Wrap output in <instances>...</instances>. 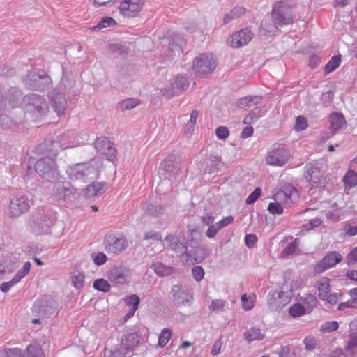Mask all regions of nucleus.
I'll return each mask as SVG.
<instances>
[{
    "mask_svg": "<svg viewBox=\"0 0 357 357\" xmlns=\"http://www.w3.org/2000/svg\"><path fill=\"white\" fill-rule=\"evenodd\" d=\"M227 304V302L225 300L222 299H214L212 300L211 304L208 306V308L212 312H220L223 311L224 307Z\"/></svg>",
    "mask_w": 357,
    "mask_h": 357,
    "instance_id": "42",
    "label": "nucleus"
},
{
    "mask_svg": "<svg viewBox=\"0 0 357 357\" xmlns=\"http://www.w3.org/2000/svg\"><path fill=\"white\" fill-rule=\"evenodd\" d=\"M308 127V123L307 119L303 116H298L296 120V124L294 129L296 131H302L305 130Z\"/></svg>",
    "mask_w": 357,
    "mask_h": 357,
    "instance_id": "56",
    "label": "nucleus"
},
{
    "mask_svg": "<svg viewBox=\"0 0 357 357\" xmlns=\"http://www.w3.org/2000/svg\"><path fill=\"white\" fill-rule=\"evenodd\" d=\"M172 250L183 255H185L190 261H198L197 258L192 253L191 250H188L186 245L182 242H179V241L176 243Z\"/></svg>",
    "mask_w": 357,
    "mask_h": 357,
    "instance_id": "35",
    "label": "nucleus"
},
{
    "mask_svg": "<svg viewBox=\"0 0 357 357\" xmlns=\"http://www.w3.org/2000/svg\"><path fill=\"white\" fill-rule=\"evenodd\" d=\"M348 266H353L357 264V247L354 248L346 257Z\"/></svg>",
    "mask_w": 357,
    "mask_h": 357,
    "instance_id": "62",
    "label": "nucleus"
},
{
    "mask_svg": "<svg viewBox=\"0 0 357 357\" xmlns=\"http://www.w3.org/2000/svg\"><path fill=\"white\" fill-rule=\"evenodd\" d=\"M192 274L193 276V278L197 282H200L204 276L205 272L204 268L200 266H195L192 270Z\"/></svg>",
    "mask_w": 357,
    "mask_h": 357,
    "instance_id": "60",
    "label": "nucleus"
},
{
    "mask_svg": "<svg viewBox=\"0 0 357 357\" xmlns=\"http://www.w3.org/2000/svg\"><path fill=\"white\" fill-rule=\"evenodd\" d=\"M198 116L199 112L196 109L193 110L190 113V119L187 121L183 127V132L188 136H191L193 133Z\"/></svg>",
    "mask_w": 357,
    "mask_h": 357,
    "instance_id": "31",
    "label": "nucleus"
},
{
    "mask_svg": "<svg viewBox=\"0 0 357 357\" xmlns=\"http://www.w3.org/2000/svg\"><path fill=\"white\" fill-rule=\"evenodd\" d=\"M55 308V301L52 297L45 296L35 301L32 311L43 317H47L54 313Z\"/></svg>",
    "mask_w": 357,
    "mask_h": 357,
    "instance_id": "11",
    "label": "nucleus"
},
{
    "mask_svg": "<svg viewBox=\"0 0 357 357\" xmlns=\"http://www.w3.org/2000/svg\"><path fill=\"white\" fill-rule=\"evenodd\" d=\"M278 24H276L274 21L270 22L269 18H264L261 22V26L263 29L267 33H274L278 30Z\"/></svg>",
    "mask_w": 357,
    "mask_h": 357,
    "instance_id": "49",
    "label": "nucleus"
},
{
    "mask_svg": "<svg viewBox=\"0 0 357 357\" xmlns=\"http://www.w3.org/2000/svg\"><path fill=\"white\" fill-rule=\"evenodd\" d=\"M32 203L26 195L18 194L10 199L9 215L10 217H20L26 213Z\"/></svg>",
    "mask_w": 357,
    "mask_h": 357,
    "instance_id": "10",
    "label": "nucleus"
},
{
    "mask_svg": "<svg viewBox=\"0 0 357 357\" xmlns=\"http://www.w3.org/2000/svg\"><path fill=\"white\" fill-rule=\"evenodd\" d=\"M278 354L280 357H296L294 351L288 346L281 347Z\"/></svg>",
    "mask_w": 357,
    "mask_h": 357,
    "instance_id": "64",
    "label": "nucleus"
},
{
    "mask_svg": "<svg viewBox=\"0 0 357 357\" xmlns=\"http://www.w3.org/2000/svg\"><path fill=\"white\" fill-rule=\"evenodd\" d=\"M262 97L260 96H249L242 98L238 101V106L240 108H250L261 103Z\"/></svg>",
    "mask_w": 357,
    "mask_h": 357,
    "instance_id": "27",
    "label": "nucleus"
},
{
    "mask_svg": "<svg viewBox=\"0 0 357 357\" xmlns=\"http://www.w3.org/2000/svg\"><path fill=\"white\" fill-rule=\"evenodd\" d=\"M143 208L147 214L151 215H157L162 211V208L160 206H155L149 203H146Z\"/></svg>",
    "mask_w": 357,
    "mask_h": 357,
    "instance_id": "57",
    "label": "nucleus"
},
{
    "mask_svg": "<svg viewBox=\"0 0 357 357\" xmlns=\"http://www.w3.org/2000/svg\"><path fill=\"white\" fill-rule=\"evenodd\" d=\"M139 342V333L137 332H129L122 337L121 347L126 352H132L137 347Z\"/></svg>",
    "mask_w": 357,
    "mask_h": 357,
    "instance_id": "23",
    "label": "nucleus"
},
{
    "mask_svg": "<svg viewBox=\"0 0 357 357\" xmlns=\"http://www.w3.org/2000/svg\"><path fill=\"white\" fill-rule=\"evenodd\" d=\"M344 349L348 357H354L357 353V332L351 333L349 335V340Z\"/></svg>",
    "mask_w": 357,
    "mask_h": 357,
    "instance_id": "30",
    "label": "nucleus"
},
{
    "mask_svg": "<svg viewBox=\"0 0 357 357\" xmlns=\"http://www.w3.org/2000/svg\"><path fill=\"white\" fill-rule=\"evenodd\" d=\"M342 260V256L336 251L328 253L317 265L315 271L321 273L335 266Z\"/></svg>",
    "mask_w": 357,
    "mask_h": 357,
    "instance_id": "18",
    "label": "nucleus"
},
{
    "mask_svg": "<svg viewBox=\"0 0 357 357\" xmlns=\"http://www.w3.org/2000/svg\"><path fill=\"white\" fill-rule=\"evenodd\" d=\"M116 24L115 20L111 17H102L98 24L93 27V30H100L102 28L110 27Z\"/></svg>",
    "mask_w": 357,
    "mask_h": 357,
    "instance_id": "44",
    "label": "nucleus"
},
{
    "mask_svg": "<svg viewBox=\"0 0 357 357\" xmlns=\"http://www.w3.org/2000/svg\"><path fill=\"white\" fill-rule=\"evenodd\" d=\"M139 104V100L136 98H128L119 103V107L123 110H129L135 108Z\"/></svg>",
    "mask_w": 357,
    "mask_h": 357,
    "instance_id": "43",
    "label": "nucleus"
},
{
    "mask_svg": "<svg viewBox=\"0 0 357 357\" xmlns=\"http://www.w3.org/2000/svg\"><path fill=\"white\" fill-rule=\"evenodd\" d=\"M346 125V120L342 113L334 112L330 116V132L334 135Z\"/></svg>",
    "mask_w": 357,
    "mask_h": 357,
    "instance_id": "25",
    "label": "nucleus"
},
{
    "mask_svg": "<svg viewBox=\"0 0 357 357\" xmlns=\"http://www.w3.org/2000/svg\"><path fill=\"white\" fill-rule=\"evenodd\" d=\"M49 97L54 111L59 116L63 114L67 104L65 96L56 90H53L50 93Z\"/></svg>",
    "mask_w": 357,
    "mask_h": 357,
    "instance_id": "22",
    "label": "nucleus"
},
{
    "mask_svg": "<svg viewBox=\"0 0 357 357\" xmlns=\"http://www.w3.org/2000/svg\"><path fill=\"white\" fill-rule=\"evenodd\" d=\"M91 258L96 266H102L105 264L107 260V255L102 252L91 253Z\"/></svg>",
    "mask_w": 357,
    "mask_h": 357,
    "instance_id": "48",
    "label": "nucleus"
},
{
    "mask_svg": "<svg viewBox=\"0 0 357 357\" xmlns=\"http://www.w3.org/2000/svg\"><path fill=\"white\" fill-rule=\"evenodd\" d=\"M51 144L52 148L47 150L48 155L38 160L35 165V171L47 181L58 178L59 172L55 161L59 152L58 148L61 150L66 149L61 146L59 142H52Z\"/></svg>",
    "mask_w": 357,
    "mask_h": 357,
    "instance_id": "1",
    "label": "nucleus"
},
{
    "mask_svg": "<svg viewBox=\"0 0 357 357\" xmlns=\"http://www.w3.org/2000/svg\"><path fill=\"white\" fill-rule=\"evenodd\" d=\"M297 198L298 192L291 185H284L275 196V199L280 202L284 206H291Z\"/></svg>",
    "mask_w": 357,
    "mask_h": 357,
    "instance_id": "16",
    "label": "nucleus"
},
{
    "mask_svg": "<svg viewBox=\"0 0 357 357\" xmlns=\"http://www.w3.org/2000/svg\"><path fill=\"white\" fill-rule=\"evenodd\" d=\"M268 211L273 215H281L283 213L282 203L271 202L268 206Z\"/></svg>",
    "mask_w": 357,
    "mask_h": 357,
    "instance_id": "58",
    "label": "nucleus"
},
{
    "mask_svg": "<svg viewBox=\"0 0 357 357\" xmlns=\"http://www.w3.org/2000/svg\"><path fill=\"white\" fill-rule=\"evenodd\" d=\"M93 287L95 289L104 293L109 292L111 285L109 282L103 278H99L93 282Z\"/></svg>",
    "mask_w": 357,
    "mask_h": 357,
    "instance_id": "37",
    "label": "nucleus"
},
{
    "mask_svg": "<svg viewBox=\"0 0 357 357\" xmlns=\"http://www.w3.org/2000/svg\"><path fill=\"white\" fill-rule=\"evenodd\" d=\"M94 145L97 152L105 155L107 160L112 161L116 158V149L114 143L111 142L107 138H97Z\"/></svg>",
    "mask_w": 357,
    "mask_h": 357,
    "instance_id": "15",
    "label": "nucleus"
},
{
    "mask_svg": "<svg viewBox=\"0 0 357 357\" xmlns=\"http://www.w3.org/2000/svg\"><path fill=\"white\" fill-rule=\"evenodd\" d=\"M243 335L248 342L261 340L264 338V335L261 333V330L256 327H252L245 332Z\"/></svg>",
    "mask_w": 357,
    "mask_h": 357,
    "instance_id": "33",
    "label": "nucleus"
},
{
    "mask_svg": "<svg viewBox=\"0 0 357 357\" xmlns=\"http://www.w3.org/2000/svg\"><path fill=\"white\" fill-rule=\"evenodd\" d=\"M172 331L169 328H164L158 337V346L164 347L168 343L171 338Z\"/></svg>",
    "mask_w": 357,
    "mask_h": 357,
    "instance_id": "41",
    "label": "nucleus"
},
{
    "mask_svg": "<svg viewBox=\"0 0 357 357\" xmlns=\"http://www.w3.org/2000/svg\"><path fill=\"white\" fill-rule=\"evenodd\" d=\"M217 66V62L213 55L210 53H203L197 56L193 61L192 70L196 74H209Z\"/></svg>",
    "mask_w": 357,
    "mask_h": 357,
    "instance_id": "9",
    "label": "nucleus"
},
{
    "mask_svg": "<svg viewBox=\"0 0 357 357\" xmlns=\"http://www.w3.org/2000/svg\"><path fill=\"white\" fill-rule=\"evenodd\" d=\"M53 222L54 218L52 215L49 212L42 211L33 215L30 226L36 234L40 235L49 233Z\"/></svg>",
    "mask_w": 357,
    "mask_h": 357,
    "instance_id": "7",
    "label": "nucleus"
},
{
    "mask_svg": "<svg viewBox=\"0 0 357 357\" xmlns=\"http://www.w3.org/2000/svg\"><path fill=\"white\" fill-rule=\"evenodd\" d=\"M126 305L132 307L131 308L138 309L140 303L139 297L137 294H132L124 299Z\"/></svg>",
    "mask_w": 357,
    "mask_h": 357,
    "instance_id": "54",
    "label": "nucleus"
},
{
    "mask_svg": "<svg viewBox=\"0 0 357 357\" xmlns=\"http://www.w3.org/2000/svg\"><path fill=\"white\" fill-rule=\"evenodd\" d=\"M141 0H124L119 6L120 13L128 17L135 16L142 9Z\"/></svg>",
    "mask_w": 357,
    "mask_h": 357,
    "instance_id": "21",
    "label": "nucleus"
},
{
    "mask_svg": "<svg viewBox=\"0 0 357 357\" xmlns=\"http://www.w3.org/2000/svg\"><path fill=\"white\" fill-rule=\"evenodd\" d=\"M73 285L77 289H81L84 285V274L79 271H75L72 275Z\"/></svg>",
    "mask_w": 357,
    "mask_h": 357,
    "instance_id": "38",
    "label": "nucleus"
},
{
    "mask_svg": "<svg viewBox=\"0 0 357 357\" xmlns=\"http://www.w3.org/2000/svg\"><path fill=\"white\" fill-rule=\"evenodd\" d=\"M31 264L30 261H26L24 264L23 266L17 271L14 275L17 278L18 282H20L23 278L26 276L30 271Z\"/></svg>",
    "mask_w": 357,
    "mask_h": 357,
    "instance_id": "51",
    "label": "nucleus"
},
{
    "mask_svg": "<svg viewBox=\"0 0 357 357\" xmlns=\"http://www.w3.org/2000/svg\"><path fill=\"white\" fill-rule=\"evenodd\" d=\"M52 185L51 195L56 200H63L75 191L71 183L67 181L59 180L53 182Z\"/></svg>",
    "mask_w": 357,
    "mask_h": 357,
    "instance_id": "14",
    "label": "nucleus"
},
{
    "mask_svg": "<svg viewBox=\"0 0 357 357\" xmlns=\"http://www.w3.org/2000/svg\"><path fill=\"white\" fill-rule=\"evenodd\" d=\"M27 357H45L40 346L38 344H31L26 348Z\"/></svg>",
    "mask_w": 357,
    "mask_h": 357,
    "instance_id": "39",
    "label": "nucleus"
},
{
    "mask_svg": "<svg viewBox=\"0 0 357 357\" xmlns=\"http://www.w3.org/2000/svg\"><path fill=\"white\" fill-rule=\"evenodd\" d=\"M341 63V57L340 55L333 56L324 67V73L328 74L337 68Z\"/></svg>",
    "mask_w": 357,
    "mask_h": 357,
    "instance_id": "36",
    "label": "nucleus"
},
{
    "mask_svg": "<svg viewBox=\"0 0 357 357\" xmlns=\"http://www.w3.org/2000/svg\"><path fill=\"white\" fill-rule=\"evenodd\" d=\"M245 13V8L241 6H236L229 13H227L223 18V23L227 24L243 15Z\"/></svg>",
    "mask_w": 357,
    "mask_h": 357,
    "instance_id": "32",
    "label": "nucleus"
},
{
    "mask_svg": "<svg viewBox=\"0 0 357 357\" xmlns=\"http://www.w3.org/2000/svg\"><path fill=\"white\" fill-rule=\"evenodd\" d=\"M22 97V93L20 90L15 88H13L9 91L8 102L11 107H15L17 105L19 100Z\"/></svg>",
    "mask_w": 357,
    "mask_h": 357,
    "instance_id": "40",
    "label": "nucleus"
},
{
    "mask_svg": "<svg viewBox=\"0 0 357 357\" xmlns=\"http://www.w3.org/2000/svg\"><path fill=\"white\" fill-rule=\"evenodd\" d=\"M18 282L17 278L13 277L11 280L1 284L0 290L3 293H6L11 289V287Z\"/></svg>",
    "mask_w": 357,
    "mask_h": 357,
    "instance_id": "63",
    "label": "nucleus"
},
{
    "mask_svg": "<svg viewBox=\"0 0 357 357\" xmlns=\"http://www.w3.org/2000/svg\"><path fill=\"white\" fill-rule=\"evenodd\" d=\"M289 313L294 317H300L305 314V309L303 305L296 303L290 307Z\"/></svg>",
    "mask_w": 357,
    "mask_h": 357,
    "instance_id": "47",
    "label": "nucleus"
},
{
    "mask_svg": "<svg viewBox=\"0 0 357 357\" xmlns=\"http://www.w3.org/2000/svg\"><path fill=\"white\" fill-rule=\"evenodd\" d=\"M355 225L347 222L344 227L345 234L347 236L351 237L357 235V218L352 220Z\"/></svg>",
    "mask_w": 357,
    "mask_h": 357,
    "instance_id": "55",
    "label": "nucleus"
},
{
    "mask_svg": "<svg viewBox=\"0 0 357 357\" xmlns=\"http://www.w3.org/2000/svg\"><path fill=\"white\" fill-rule=\"evenodd\" d=\"M345 188L349 189L357 185V172L354 170L349 169L342 179Z\"/></svg>",
    "mask_w": 357,
    "mask_h": 357,
    "instance_id": "34",
    "label": "nucleus"
},
{
    "mask_svg": "<svg viewBox=\"0 0 357 357\" xmlns=\"http://www.w3.org/2000/svg\"><path fill=\"white\" fill-rule=\"evenodd\" d=\"M295 17L292 7L286 2L278 1L273 5L271 18L280 26L292 24Z\"/></svg>",
    "mask_w": 357,
    "mask_h": 357,
    "instance_id": "3",
    "label": "nucleus"
},
{
    "mask_svg": "<svg viewBox=\"0 0 357 357\" xmlns=\"http://www.w3.org/2000/svg\"><path fill=\"white\" fill-rule=\"evenodd\" d=\"M334 99V93L333 91L329 90L323 93L321 96V102L324 107L331 105Z\"/></svg>",
    "mask_w": 357,
    "mask_h": 357,
    "instance_id": "52",
    "label": "nucleus"
},
{
    "mask_svg": "<svg viewBox=\"0 0 357 357\" xmlns=\"http://www.w3.org/2000/svg\"><path fill=\"white\" fill-rule=\"evenodd\" d=\"M298 247V244L296 243V241L291 242L288 243L285 248L283 249L281 255L282 257H287L289 255H292L296 249Z\"/></svg>",
    "mask_w": 357,
    "mask_h": 357,
    "instance_id": "59",
    "label": "nucleus"
},
{
    "mask_svg": "<svg viewBox=\"0 0 357 357\" xmlns=\"http://www.w3.org/2000/svg\"><path fill=\"white\" fill-rule=\"evenodd\" d=\"M172 301L176 306L188 305L193 300L192 293L179 285H174L170 291Z\"/></svg>",
    "mask_w": 357,
    "mask_h": 357,
    "instance_id": "13",
    "label": "nucleus"
},
{
    "mask_svg": "<svg viewBox=\"0 0 357 357\" xmlns=\"http://www.w3.org/2000/svg\"><path fill=\"white\" fill-rule=\"evenodd\" d=\"M105 185L106 183L105 182H93L85 188L84 196L86 198L98 196L104 192Z\"/></svg>",
    "mask_w": 357,
    "mask_h": 357,
    "instance_id": "26",
    "label": "nucleus"
},
{
    "mask_svg": "<svg viewBox=\"0 0 357 357\" xmlns=\"http://www.w3.org/2000/svg\"><path fill=\"white\" fill-rule=\"evenodd\" d=\"M289 158V153L283 148L276 149L269 152L266 157V162L268 165L282 167L286 164Z\"/></svg>",
    "mask_w": 357,
    "mask_h": 357,
    "instance_id": "19",
    "label": "nucleus"
},
{
    "mask_svg": "<svg viewBox=\"0 0 357 357\" xmlns=\"http://www.w3.org/2000/svg\"><path fill=\"white\" fill-rule=\"evenodd\" d=\"M252 36L253 33L250 29H243L232 34L229 43L232 47L238 48L248 45Z\"/></svg>",
    "mask_w": 357,
    "mask_h": 357,
    "instance_id": "20",
    "label": "nucleus"
},
{
    "mask_svg": "<svg viewBox=\"0 0 357 357\" xmlns=\"http://www.w3.org/2000/svg\"><path fill=\"white\" fill-rule=\"evenodd\" d=\"M159 174L165 180L174 181L182 180L184 173L181 171L180 162L174 161L170 158H166L160 167Z\"/></svg>",
    "mask_w": 357,
    "mask_h": 357,
    "instance_id": "8",
    "label": "nucleus"
},
{
    "mask_svg": "<svg viewBox=\"0 0 357 357\" xmlns=\"http://www.w3.org/2000/svg\"><path fill=\"white\" fill-rule=\"evenodd\" d=\"M261 193V189L260 188H256L254 191L247 197L245 203L248 205L255 203L259 197Z\"/></svg>",
    "mask_w": 357,
    "mask_h": 357,
    "instance_id": "61",
    "label": "nucleus"
},
{
    "mask_svg": "<svg viewBox=\"0 0 357 357\" xmlns=\"http://www.w3.org/2000/svg\"><path fill=\"white\" fill-rule=\"evenodd\" d=\"M278 299L282 300L284 297V300L282 301H280L278 304L276 305H273L272 303L268 302V305L270 307H271L274 310H277L278 308L281 307V306H284L286 304L289 303L291 301V297L288 296H285L284 292H280L278 294Z\"/></svg>",
    "mask_w": 357,
    "mask_h": 357,
    "instance_id": "50",
    "label": "nucleus"
},
{
    "mask_svg": "<svg viewBox=\"0 0 357 357\" xmlns=\"http://www.w3.org/2000/svg\"><path fill=\"white\" fill-rule=\"evenodd\" d=\"M303 343L305 344V350L312 351L315 349L317 345V340L316 337L309 335L304 339Z\"/></svg>",
    "mask_w": 357,
    "mask_h": 357,
    "instance_id": "53",
    "label": "nucleus"
},
{
    "mask_svg": "<svg viewBox=\"0 0 357 357\" xmlns=\"http://www.w3.org/2000/svg\"><path fill=\"white\" fill-rule=\"evenodd\" d=\"M190 86V81L188 76L177 75L174 79L172 88L162 89L164 96L172 98L175 95L186 90Z\"/></svg>",
    "mask_w": 357,
    "mask_h": 357,
    "instance_id": "17",
    "label": "nucleus"
},
{
    "mask_svg": "<svg viewBox=\"0 0 357 357\" xmlns=\"http://www.w3.org/2000/svg\"><path fill=\"white\" fill-rule=\"evenodd\" d=\"M95 160L90 162L78 163L70 165L66 169V174L71 181H81L86 183L96 179L99 176V170L94 165Z\"/></svg>",
    "mask_w": 357,
    "mask_h": 357,
    "instance_id": "2",
    "label": "nucleus"
},
{
    "mask_svg": "<svg viewBox=\"0 0 357 357\" xmlns=\"http://www.w3.org/2000/svg\"><path fill=\"white\" fill-rule=\"evenodd\" d=\"M23 83L27 89L39 91L48 89L52 84L51 77L45 72H29L23 79Z\"/></svg>",
    "mask_w": 357,
    "mask_h": 357,
    "instance_id": "6",
    "label": "nucleus"
},
{
    "mask_svg": "<svg viewBox=\"0 0 357 357\" xmlns=\"http://www.w3.org/2000/svg\"><path fill=\"white\" fill-rule=\"evenodd\" d=\"M130 271L125 266H114L107 272V279L112 283L125 284L129 282Z\"/></svg>",
    "mask_w": 357,
    "mask_h": 357,
    "instance_id": "12",
    "label": "nucleus"
},
{
    "mask_svg": "<svg viewBox=\"0 0 357 357\" xmlns=\"http://www.w3.org/2000/svg\"><path fill=\"white\" fill-rule=\"evenodd\" d=\"M61 85L65 89H71L74 85V79L71 75L67 74L64 67H63V77L61 80Z\"/></svg>",
    "mask_w": 357,
    "mask_h": 357,
    "instance_id": "45",
    "label": "nucleus"
},
{
    "mask_svg": "<svg viewBox=\"0 0 357 357\" xmlns=\"http://www.w3.org/2000/svg\"><path fill=\"white\" fill-rule=\"evenodd\" d=\"M339 324L337 321H326L320 326V331L324 333H331L338 329Z\"/></svg>",
    "mask_w": 357,
    "mask_h": 357,
    "instance_id": "46",
    "label": "nucleus"
},
{
    "mask_svg": "<svg viewBox=\"0 0 357 357\" xmlns=\"http://www.w3.org/2000/svg\"><path fill=\"white\" fill-rule=\"evenodd\" d=\"M103 245L107 252L119 255L126 250L128 247V242L123 234L110 232L105 235Z\"/></svg>",
    "mask_w": 357,
    "mask_h": 357,
    "instance_id": "5",
    "label": "nucleus"
},
{
    "mask_svg": "<svg viewBox=\"0 0 357 357\" xmlns=\"http://www.w3.org/2000/svg\"><path fill=\"white\" fill-rule=\"evenodd\" d=\"M317 284L319 298L325 300L330 291V280L328 278L323 277L317 281Z\"/></svg>",
    "mask_w": 357,
    "mask_h": 357,
    "instance_id": "29",
    "label": "nucleus"
},
{
    "mask_svg": "<svg viewBox=\"0 0 357 357\" xmlns=\"http://www.w3.org/2000/svg\"><path fill=\"white\" fill-rule=\"evenodd\" d=\"M305 169L304 177L312 187L321 181V173L319 167L314 165H307Z\"/></svg>",
    "mask_w": 357,
    "mask_h": 357,
    "instance_id": "24",
    "label": "nucleus"
},
{
    "mask_svg": "<svg viewBox=\"0 0 357 357\" xmlns=\"http://www.w3.org/2000/svg\"><path fill=\"white\" fill-rule=\"evenodd\" d=\"M151 268L160 277L169 276L175 273V270L172 266L164 265L161 262H155L151 266Z\"/></svg>",
    "mask_w": 357,
    "mask_h": 357,
    "instance_id": "28",
    "label": "nucleus"
},
{
    "mask_svg": "<svg viewBox=\"0 0 357 357\" xmlns=\"http://www.w3.org/2000/svg\"><path fill=\"white\" fill-rule=\"evenodd\" d=\"M23 103L26 111L33 114L36 118L45 115L49 109L46 100L36 93L25 96L23 98Z\"/></svg>",
    "mask_w": 357,
    "mask_h": 357,
    "instance_id": "4",
    "label": "nucleus"
}]
</instances>
